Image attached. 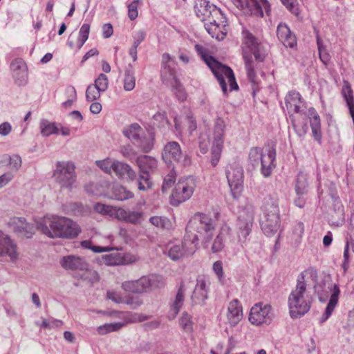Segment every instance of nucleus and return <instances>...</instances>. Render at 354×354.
<instances>
[{"label": "nucleus", "instance_id": "1", "mask_svg": "<svg viewBox=\"0 0 354 354\" xmlns=\"http://www.w3.org/2000/svg\"><path fill=\"white\" fill-rule=\"evenodd\" d=\"M317 272L308 268L298 276L297 284L288 296V304L290 315L292 319H298L307 313L313 301L311 283H315Z\"/></svg>", "mask_w": 354, "mask_h": 354}, {"label": "nucleus", "instance_id": "2", "mask_svg": "<svg viewBox=\"0 0 354 354\" xmlns=\"http://www.w3.org/2000/svg\"><path fill=\"white\" fill-rule=\"evenodd\" d=\"M37 229L50 238L72 239L80 232L79 225L66 217L46 216L37 221Z\"/></svg>", "mask_w": 354, "mask_h": 354}, {"label": "nucleus", "instance_id": "3", "mask_svg": "<svg viewBox=\"0 0 354 354\" xmlns=\"http://www.w3.org/2000/svg\"><path fill=\"white\" fill-rule=\"evenodd\" d=\"M215 228L216 223L209 215L198 212L189 219L185 235L196 247L201 240L203 246L207 248L214 236Z\"/></svg>", "mask_w": 354, "mask_h": 354}, {"label": "nucleus", "instance_id": "4", "mask_svg": "<svg viewBox=\"0 0 354 354\" xmlns=\"http://www.w3.org/2000/svg\"><path fill=\"white\" fill-rule=\"evenodd\" d=\"M242 44L243 57L248 80L253 84H257V76L254 70V63L252 58L253 55L256 61L263 62L268 54V49L248 31H243Z\"/></svg>", "mask_w": 354, "mask_h": 354}, {"label": "nucleus", "instance_id": "5", "mask_svg": "<svg viewBox=\"0 0 354 354\" xmlns=\"http://www.w3.org/2000/svg\"><path fill=\"white\" fill-rule=\"evenodd\" d=\"M195 50L201 55L203 60L211 69L217 79L224 95L227 94V84L225 79H227L230 91L239 89L233 71L228 66L218 62L214 57L209 55L207 49L202 45H195Z\"/></svg>", "mask_w": 354, "mask_h": 354}, {"label": "nucleus", "instance_id": "6", "mask_svg": "<svg viewBox=\"0 0 354 354\" xmlns=\"http://www.w3.org/2000/svg\"><path fill=\"white\" fill-rule=\"evenodd\" d=\"M261 210L263 215L261 223V229L265 234L271 236L280 227L279 209L276 194L269 195L263 198Z\"/></svg>", "mask_w": 354, "mask_h": 354}, {"label": "nucleus", "instance_id": "7", "mask_svg": "<svg viewBox=\"0 0 354 354\" xmlns=\"http://www.w3.org/2000/svg\"><path fill=\"white\" fill-rule=\"evenodd\" d=\"M317 280L315 283H311L312 289L313 292H317L319 300L321 302H325L328 298L329 294L330 297L329 301L326 307L325 312L319 319L320 324L325 322L332 315L335 310L339 299V288L337 285L332 283L324 282L317 285Z\"/></svg>", "mask_w": 354, "mask_h": 354}, {"label": "nucleus", "instance_id": "8", "mask_svg": "<svg viewBox=\"0 0 354 354\" xmlns=\"http://www.w3.org/2000/svg\"><path fill=\"white\" fill-rule=\"evenodd\" d=\"M212 11L204 21L207 32L217 40H223L227 35V19L221 10L216 6H212Z\"/></svg>", "mask_w": 354, "mask_h": 354}, {"label": "nucleus", "instance_id": "9", "mask_svg": "<svg viewBox=\"0 0 354 354\" xmlns=\"http://www.w3.org/2000/svg\"><path fill=\"white\" fill-rule=\"evenodd\" d=\"M255 207L251 203H247L239 213L236 223V234L239 241L241 243L246 242L250 234L254 223Z\"/></svg>", "mask_w": 354, "mask_h": 354}, {"label": "nucleus", "instance_id": "10", "mask_svg": "<svg viewBox=\"0 0 354 354\" xmlns=\"http://www.w3.org/2000/svg\"><path fill=\"white\" fill-rule=\"evenodd\" d=\"M53 177L62 188L71 190L76 183L75 166L71 161H57Z\"/></svg>", "mask_w": 354, "mask_h": 354}, {"label": "nucleus", "instance_id": "11", "mask_svg": "<svg viewBox=\"0 0 354 354\" xmlns=\"http://www.w3.org/2000/svg\"><path fill=\"white\" fill-rule=\"evenodd\" d=\"M196 187V180L192 176L183 177L178 180L171 194V203L177 205L189 199Z\"/></svg>", "mask_w": 354, "mask_h": 354}, {"label": "nucleus", "instance_id": "12", "mask_svg": "<svg viewBox=\"0 0 354 354\" xmlns=\"http://www.w3.org/2000/svg\"><path fill=\"white\" fill-rule=\"evenodd\" d=\"M197 247L195 243L185 235L182 242L169 243L166 247L165 253L173 261L192 255Z\"/></svg>", "mask_w": 354, "mask_h": 354}, {"label": "nucleus", "instance_id": "13", "mask_svg": "<svg viewBox=\"0 0 354 354\" xmlns=\"http://www.w3.org/2000/svg\"><path fill=\"white\" fill-rule=\"evenodd\" d=\"M162 156L167 165L178 163L185 167L190 163L187 155L182 151L180 145L176 141L169 142L165 145Z\"/></svg>", "mask_w": 354, "mask_h": 354}, {"label": "nucleus", "instance_id": "14", "mask_svg": "<svg viewBox=\"0 0 354 354\" xmlns=\"http://www.w3.org/2000/svg\"><path fill=\"white\" fill-rule=\"evenodd\" d=\"M225 173L232 194L236 198L243 189V169L239 164L233 163L227 167Z\"/></svg>", "mask_w": 354, "mask_h": 354}, {"label": "nucleus", "instance_id": "15", "mask_svg": "<svg viewBox=\"0 0 354 354\" xmlns=\"http://www.w3.org/2000/svg\"><path fill=\"white\" fill-rule=\"evenodd\" d=\"M225 129V123L221 118L216 120L214 123V133H213V145L212 147V158L211 163L215 167L221 156L222 151L223 142H224V132Z\"/></svg>", "mask_w": 354, "mask_h": 354}, {"label": "nucleus", "instance_id": "16", "mask_svg": "<svg viewBox=\"0 0 354 354\" xmlns=\"http://www.w3.org/2000/svg\"><path fill=\"white\" fill-rule=\"evenodd\" d=\"M147 316H142L138 314L122 315V322L104 324L97 327V331L100 335H104L111 332L118 331L129 323H134L137 322H140L147 320Z\"/></svg>", "mask_w": 354, "mask_h": 354}, {"label": "nucleus", "instance_id": "17", "mask_svg": "<svg viewBox=\"0 0 354 354\" xmlns=\"http://www.w3.org/2000/svg\"><path fill=\"white\" fill-rule=\"evenodd\" d=\"M211 285L210 277L207 275H199L196 279V284L191 296L193 304H204L208 298L209 287Z\"/></svg>", "mask_w": 354, "mask_h": 354}, {"label": "nucleus", "instance_id": "18", "mask_svg": "<svg viewBox=\"0 0 354 354\" xmlns=\"http://www.w3.org/2000/svg\"><path fill=\"white\" fill-rule=\"evenodd\" d=\"M272 307L270 304H256L250 310L249 320L252 324H269L272 319Z\"/></svg>", "mask_w": 354, "mask_h": 354}, {"label": "nucleus", "instance_id": "19", "mask_svg": "<svg viewBox=\"0 0 354 354\" xmlns=\"http://www.w3.org/2000/svg\"><path fill=\"white\" fill-rule=\"evenodd\" d=\"M234 4L241 10L250 8V11L261 17L263 10L268 15L270 13V6L267 0H234Z\"/></svg>", "mask_w": 354, "mask_h": 354}, {"label": "nucleus", "instance_id": "20", "mask_svg": "<svg viewBox=\"0 0 354 354\" xmlns=\"http://www.w3.org/2000/svg\"><path fill=\"white\" fill-rule=\"evenodd\" d=\"M122 133L125 137L129 139L135 145L140 148L144 152H149L153 147V144L147 142V145H143L145 140H142L141 133L142 129L136 123L131 124V125L125 127Z\"/></svg>", "mask_w": 354, "mask_h": 354}, {"label": "nucleus", "instance_id": "21", "mask_svg": "<svg viewBox=\"0 0 354 354\" xmlns=\"http://www.w3.org/2000/svg\"><path fill=\"white\" fill-rule=\"evenodd\" d=\"M10 68L16 84L25 85L28 80V67L25 61L21 58H15L11 62Z\"/></svg>", "mask_w": 354, "mask_h": 354}, {"label": "nucleus", "instance_id": "22", "mask_svg": "<svg viewBox=\"0 0 354 354\" xmlns=\"http://www.w3.org/2000/svg\"><path fill=\"white\" fill-rule=\"evenodd\" d=\"M115 218L133 225H139L143 220V213L140 211H131L118 207L115 212Z\"/></svg>", "mask_w": 354, "mask_h": 354}, {"label": "nucleus", "instance_id": "23", "mask_svg": "<svg viewBox=\"0 0 354 354\" xmlns=\"http://www.w3.org/2000/svg\"><path fill=\"white\" fill-rule=\"evenodd\" d=\"M277 35L284 46L292 48L297 46L296 37L286 24L280 23L278 25Z\"/></svg>", "mask_w": 354, "mask_h": 354}, {"label": "nucleus", "instance_id": "24", "mask_svg": "<svg viewBox=\"0 0 354 354\" xmlns=\"http://www.w3.org/2000/svg\"><path fill=\"white\" fill-rule=\"evenodd\" d=\"M16 245L10 238L0 230V256L8 255L12 261L17 259Z\"/></svg>", "mask_w": 354, "mask_h": 354}, {"label": "nucleus", "instance_id": "25", "mask_svg": "<svg viewBox=\"0 0 354 354\" xmlns=\"http://www.w3.org/2000/svg\"><path fill=\"white\" fill-rule=\"evenodd\" d=\"M243 309L239 301L236 299L231 301L227 306V319L231 326H235L243 319Z\"/></svg>", "mask_w": 354, "mask_h": 354}, {"label": "nucleus", "instance_id": "26", "mask_svg": "<svg viewBox=\"0 0 354 354\" xmlns=\"http://www.w3.org/2000/svg\"><path fill=\"white\" fill-rule=\"evenodd\" d=\"M276 158V149L270 147L268 149L267 154H262L261 158V171L263 176L268 177L274 167V161Z\"/></svg>", "mask_w": 354, "mask_h": 354}, {"label": "nucleus", "instance_id": "27", "mask_svg": "<svg viewBox=\"0 0 354 354\" xmlns=\"http://www.w3.org/2000/svg\"><path fill=\"white\" fill-rule=\"evenodd\" d=\"M115 175L121 179L133 181L136 178V173L128 164L115 161L113 170Z\"/></svg>", "mask_w": 354, "mask_h": 354}, {"label": "nucleus", "instance_id": "28", "mask_svg": "<svg viewBox=\"0 0 354 354\" xmlns=\"http://www.w3.org/2000/svg\"><path fill=\"white\" fill-rule=\"evenodd\" d=\"M300 93L295 91H290L285 97V104L289 113H297L301 111L300 104L302 103Z\"/></svg>", "mask_w": 354, "mask_h": 354}, {"label": "nucleus", "instance_id": "29", "mask_svg": "<svg viewBox=\"0 0 354 354\" xmlns=\"http://www.w3.org/2000/svg\"><path fill=\"white\" fill-rule=\"evenodd\" d=\"M62 266L66 270H84L87 263L82 258L75 256L64 257L61 261Z\"/></svg>", "mask_w": 354, "mask_h": 354}, {"label": "nucleus", "instance_id": "30", "mask_svg": "<svg viewBox=\"0 0 354 354\" xmlns=\"http://www.w3.org/2000/svg\"><path fill=\"white\" fill-rule=\"evenodd\" d=\"M122 288L126 292L133 293H143L148 290L145 276L138 280L124 281L122 284Z\"/></svg>", "mask_w": 354, "mask_h": 354}, {"label": "nucleus", "instance_id": "31", "mask_svg": "<svg viewBox=\"0 0 354 354\" xmlns=\"http://www.w3.org/2000/svg\"><path fill=\"white\" fill-rule=\"evenodd\" d=\"M136 162L140 171L149 172V174L153 173L158 167L157 160L146 155L138 156Z\"/></svg>", "mask_w": 354, "mask_h": 354}, {"label": "nucleus", "instance_id": "32", "mask_svg": "<svg viewBox=\"0 0 354 354\" xmlns=\"http://www.w3.org/2000/svg\"><path fill=\"white\" fill-rule=\"evenodd\" d=\"M13 224L15 230L21 233L26 238L32 237L35 233V226L32 224L26 223V219L22 217L15 218Z\"/></svg>", "mask_w": 354, "mask_h": 354}, {"label": "nucleus", "instance_id": "33", "mask_svg": "<svg viewBox=\"0 0 354 354\" xmlns=\"http://www.w3.org/2000/svg\"><path fill=\"white\" fill-rule=\"evenodd\" d=\"M186 288L183 282H181L174 301L171 305V310L173 311V318H174L180 308H182L185 297Z\"/></svg>", "mask_w": 354, "mask_h": 354}, {"label": "nucleus", "instance_id": "34", "mask_svg": "<svg viewBox=\"0 0 354 354\" xmlns=\"http://www.w3.org/2000/svg\"><path fill=\"white\" fill-rule=\"evenodd\" d=\"M212 6H214L213 4H209V2L207 0H196L194 5V10L196 16L204 23L209 12L212 11Z\"/></svg>", "mask_w": 354, "mask_h": 354}, {"label": "nucleus", "instance_id": "35", "mask_svg": "<svg viewBox=\"0 0 354 354\" xmlns=\"http://www.w3.org/2000/svg\"><path fill=\"white\" fill-rule=\"evenodd\" d=\"M1 162H3V165H9L10 169L15 171H17L22 164L21 158L17 154L12 156L3 154L1 156Z\"/></svg>", "mask_w": 354, "mask_h": 354}, {"label": "nucleus", "instance_id": "36", "mask_svg": "<svg viewBox=\"0 0 354 354\" xmlns=\"http://www.w3.org/2000/svg\"><path fill=\"white\" fill-rule=\"evenodd\" d=\"M135 86L136 77L133 67L131 64H129L128 67L124 70L123 87L126 91H131Z\"/></svg>", "mask_w": 354, "mask_h": 354}, {"label": "nucleus", "instance_id": "37", "mask_svg": "<svg viewBox=\"0 0 354 354\" xmlns=\"http://www.w3.org/2000/svg\"><path fill=\"white\" fill-rule=\"evenodd\" d=\"M163 81H169L171 80V84L172 87V91L176 95V97L180 101H184L187 98V94L185 93V88L180 82L177 80L176 77V74L174 77H169L166 79H162Z\"/></svg>", "mask_w": 354, "mask_h": 354}, {"label": "nucleus", "instance_id": "38", "mask_svg": "<svg viewBox=\"0 0 354 354\" xmlns=\"http://www.w3.org/2000/svg\"><path fill=\"white\" fill-rule=\"evenodd\" d=\"M135 180H136L139 190L147 191L151 189L153 186L151 174L149 172H144L139 170L138 177L136 176Z\"/></svg>", "mask_w": 354, "mask_h": 354}, {"label": "nucleus", "instance_id": "39", "mask_svg": "<svg viewBox=\"0 0 354 354\" xmlns=\"http://www.w3.org/2000/svg\"><path fill=\"white\" fill-rule=\"evenodd\" d=\"M169 54L164 53L162 55V64H163V70L162 71V78L166 79L169 77H174L176 74V71L174 67L172 66V60Z\"/></svg>", "mask_w": 354, "mask_h": 354}, {"label": "nucleus", "instance_id": "40", "mask_svg": "<svg viewBox=\"0 0 354 354\" xmlns=\"http://www.w3.org/2000/svg\"><path fill=\"white\" fill-rule=\"evenodd\" d=\"M229 231L228 227H223L218 234L215 238L212 245V251L214 253L218 252L221 251L225 246V240L226 238V235L227 234Z\"/></svg>", "mask_w": 354, "mask_h": 354}, {"label": "nucleus", "instance_id": "41", "mask_svg": "<svg viewBox=\"0 0 354 354\" xmlns=\"http://www.w3.org/2000/svg\"><path fill=\"white\" fill-rule=\"evenodd\" d=\"M112 197L118 201H124L133 198V194L128 191L124 187L115 185L112 189Z\"/></svg>", "mask_w": 354, "mask_h": 354}, {"label": "nucleus", "instance_id": "42", "mask_svg": "<svg viewBox=\"0 0 354 354\" xmlns=\"http://www.w3.org/2000/svg\"><path fill=\"white\" fill-rule=\"evenodd\" d=\"M149 222L160 230H169L172 228V223L170 219L165 216H154L149 218Z\"/></svg>", "mask_w": 354, "mask_h": 354}, {"label": "nucleus", "instance_id": "43", "mask_svg": "<svg viewBox=\"0 0 354 354\" xmlns=\"http://www.w3.org/2000/svg\"><path fill=\"white\" fill-rule=\"evenodd\" d=\"M308 180L306 175L299 172L297 177L295 191L297 195H303L308 191Z\"/></svg>", "mask_w": 354, "mask_h": 354}, {"label": "nucleus", "instance_id": "44", "mask_svg": "<svg viewBox=\"0 0 354 354\" xmlns=\"http://www.w3.org/2000/svg\"><path fill=\"white\" fill-rule=\"evenodd\" d=\"M147 281V286L149 290L153 288H160L165 284L164 278L159 274H151L145 276Z\"/></svg>", "mask_w": 354, "mask_h": 354}, {"label": "nucleus", "instance_id": "45", "mask_svg": "<svg viewBox=\"0 0 354 354\" xmlns=\"http://www.w3.org/2000/svg\"><path fill=\"white\" fill-rule=\"evenodd\" d=\"M40 129L41 135L45 137L55 134L59 130L55 123L50 122L47 120H42L40 122Z\"/></svg>", "mask_w": 354, "mask_h": 354}, {"label": "nucleus", "instance_id": "46", "mask_svg": "<svg viewBox=\"0 0 354 354\" xmlns=\"http://www.w3.org/2000/svg\"><path fill=\"white\" fill-rule=\"evenodd\" d=\"M63 210L66 214L78 215L83 212V205L80 203L71 202L63 205Z\"/></svg>", "mask_w": 354, "mask_h": 354}, {"label": "nucleus", "instance_id": "47", "mask_svg": "<svg viewBox=\"0 0 354 354\" xmlns=\"http://www.w3.org/2000/svg\"><path fill=\"white\" fill-rule=\"evenodd\" d=\"M118 208L111 205H104L102 203H97L93 206L95 212L103 214L114 216L115 217V212Z\"/></svg>", "mask_w": 354, "mask_h": 354}, {"label": "nucleus", "instance_id": "48", "mask_svg": "<svg viewBox=\"0 0 354 354\" xmlns=\"http://www.w3.org/2000/svg\"><path fill=\"white\" fill-rule=\"evenodd\" d=\"M90 32V25L84 24L81 26L79 31V37L77 39L78 48L80 49L88 38Z\"/></svg>", "mask_w": 354, "mask_h": 354}, {"label": "nucleus", "instance_id": "49", "mask_svg": "<svg viewBox=\"0 0 354 354\" xmlns=\"http://www.w3.org/2000/svg\"><path fill=\"white\" fill-rule=\"evenodd\" d=\"M181 328L186 332H191L193 328L194 322L192 317L187 312H184L179 320Z\"/></svg>", "mask_w": 354, "mask_h": 354}, {"label": "nucleus", "instance_id": "50", "mask_svg": "<svg viewBox=\"0 0 354 354\" xmlns=\"http://www.w3.org/2000/svg\"><path fill=\"white\" fill-rule=\"evenodd\" d=\"M263 154L260 147H252L249 152V160L253 166L259 165Z\"/></svg>", "mask_w": 354, "mask_h": 354}, {"label": "nucleus", "instance_id": "51", "mask_svg": "<svg viewBox=\"0 0 354 354\" xmlns=\"http://www.w3.org/2000/svg\"><path fill=\"white\" fill-rule=\"evenodd\" d=\"M317 43L318 46L319 59L322 61V62L326 66L330 61V56L328 53L326 47L322 44V40L319 37H317Z\"/></svg>", "mask_w": 354, "mask_h": 354}, {"label": "nucleus", "instance_id": "52", "mask_svg": "<svg viewBox=\"0 0 354 354\" xmlns=\"http://www.w3.org/2000/svg\"><path fill=\"white\" fill-rule=\"evenodd\" d=\"M102 91L93 84H90L86 91V98L88 102H93L100 98Z\"/></svg>", "mask_w": 354, "mask_h": 354}, {"label": "nucleus", "instance_id": "53", "mask_svg": "<svg viewBox=\"0 0 354 354\" xmlns=\"http://www.w3.org/2000/svg\"><path fill=\"white\" fill-rule=\"evenodd\" d=\"M82 271L84 272V273L82 275V279L88 281L91 283L97 282L100 280V277L97 272L95 270L88 269V265L86 269Z\"/></svg>", "mask_w": 354, "mask_h": 354}, {"label": "nucleus", "instance_id": "54", "mask_svg": "<svg viewBox=\"0 0 354 354\" xmlns=\"http://www.w3.org/2000/svg\"><path fill=\"white\" fill-rule=\"evenodd\" d=\"M115 162V161H113L110 158H106L102 160L96 161V165L105 173L110 174L111 171L113 170Z\"/></svg>", "mask_w": 354, "mask_h": 354}, {"label": "nucleus", "instance_id": "55", "mask_svg": "<svg viewBox=\"0 0 354 354\" xmlns=\"http://www.w3.org/2000/svg\"><path fill=\"white\" fill-rule=\"evenodd\" d=\"M213 271L217 277L218 281L222 284L225 283V277L223 272V263L221 261H216L212 267Z\"/></svg>", "mask_w": 354, "mask_h": 354}, {"label": "nucleus", "instance_id": "56", "mask_svg": "<svg viewBox=\"0 0 354 354\" xmlns=\"http://www.w3.org/2000/svg\"><path fill=\"white\" fill-rule=\"evenodd\" d=\"M153 124L154 126H157L158 127H165V124L169 123V121L166 117L165 112H158L156 113L152 118Z\"/></svg>", "mask_w": 354, "mask_h": 354}, {"label": "nucleus", "instance_id": "57", "mask_svg": "<svg viewBox=\"0 0 354 354\" xmlns=\"http://www.w3.org/2000/svg\"><path fill=\"white\" fill-rule=\"evenodd\" d=\"M108 84V77L103 73L99 75L98 77L95 80V83L93 84V85L102 92H104L107 89Z\"/></svg>", "mask_w": 354, "mask_h": 354}, {"label": "nucleus", "instance_id": "58", "mask_svg": "<svg viewBox=\"0 0 354 354\" xmlns=\"http://www.w3.org/2000/svg\"><path fill=\"white\" fill-rule=\"evenodd\" d=\"M176 180V173L174 170H171L163 180L162 186V191H166L169 189L175 183Z\"/></svg>", "mask_w": 354, "mask_h": 354}, {"label": "nucleus", "instance_id": "59", "mask_svg": "<svg viewBox=\"0 0 354 354\" xmlns=\"http://www.w3.org/2000/svg\"><path fill=\"white\" fill-rule=\"evenodd\" d=\"M103 259L104 263L109 266L119 265L122 263V259L118 254H106L103 257Z\"/></svg>", "mask_w": 354, "mask_h": 354}, {"label": "nucleus", "instance_id": "60", "mask_svg": "<svg viewBox=\"0 0 354 354\" xmlns=\"http://www.w3.org/2000/svg\"><path fill=\"white\" fill-rule=\"evenodd\" d=\"M139 3V0H134L131 3L128 5V17L131 20H134L137 18L138 12V6Z\"/></svg>", "mask_w": 354, "mask_h": 354}, {"label": "nucleus", "instance_id": "61", "mask_svg": "<svg viewBox=\"0 0 354 354\" xmlns=\"http://www.w3.org/2000/svg\"><path fill=\"white\" fill-rule=\"evenodd\" d=\"M282 3L292 14L297 15L299 13L298 3L297 0H281Z\"/></svg>", "mask_w": 354, "mask_h": 354}, {"label": "nucleus", "instance_id": "62", "mask_svg": "<svg viewBox=\"0 0 354 354\" xmlns=\"http://www.w3.org/2000/svg\"><path fill=\"white\" fill-rule=\"evenodd\" d=\"M146 37V32L143 30H139L135 32L133 35V44L135 46H139V45L145 40Z\"/></svg>", "mask_w": 354, "mask_h": 354}, {"label": "nucleus", "instance_id": "63", "mask_svg": "<svg viewBox=\"0 0 354 354\" xmlns=\"http://www.w3.org/2000/svg\"><path fill=\"white\" fill-rule=\"evenodd\" d=\"M333 208L338 218L343 220L344 218V208L339 200L334 201Z\"/></svg>", "mask_w": 354, "mask_h": 354}, {"label": "nucleus", "instance_id": "64", "mask_svg": "<svg viewBox=\"0 0 354 354\" xmlns=\"http://www.w3.org/2000/svg\"><path fill=\"white\" fill-rule=\"evenodd\" d=\"M124 303L130 306L131 308L136 309L142 305V301L138 297H129Z\"/></svg>", "mask_w": 354, "mask_h": 354}]
</instances>
